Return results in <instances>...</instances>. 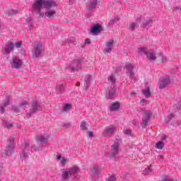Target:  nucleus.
I'll return each instance as SVG.
<instances>
[{"mask_svg": "<svg viewBox=\"0 0 181 181\" xmlns=\"http://www.w3.org/2000/svg\"><path fill=\"white\" fill-rule=\"evenodd\" d=\"M108 81L112 83V86H113V88L115 87V76L114 75H110L108 77Z\"/></svg>", "mask_w": 181, "mask_h": 181, "instance_id": "32", "label": "nucleus"}, {"mask_svg": "<svg viewBox=\"0 0 181 181\" xmlns=\"http://www.w3.org/2000/svg\"><path fill=\"white\" fill-rule=\"evenodd\" d=\"M71 71H78L81 69V59H75L69 65Z\"/></svg>", "mask_w": 181, "mask_h": 181, "instance_id": "13", "label": "nucleus"}, {"mask_svg": "<svg viewBox=\"0 0 181 181\" xmlns=\"http://www.w3.org/2000/svg\"><path fill=\"white\" fill-rule=\"evenodd\" d=\"M49 136L47 134H40L37 136V144H47L49 140Z\"/></svg>", "mask_w": 181, "mask_h": 181, "instance_id": "19", "label": "nucleus"}, {"mask_svg": "<svg viewBox=\"0 0 181 181\" xmlns=\"http://www.w3.org/2000/svg\"><path fill=\"white\" fill-rule=\"evenodd\" d=\"M15 152V139L12 136H10L7 140L6 144L5 154L6 156H11L12 153Z\"/></svg>", "mask_w": 181, "mask_h": 181, "instance_id": "6", "label": "nucleus"}, {"mask_svg": "<svg viewBox=\"0 0 181 181\" xmlns=\"http://www.w3.org/2000/svg\"><path fill=\"white\" fill-rule=\"evenodd\" d=\"M12 69H21L23 62L18 58H13L10 59Z\"/></svg>", "mask_w": 181, "mask_h": 181, "instance_id": "16", "label": "nucleus"}, {"mask_svg": "<svg viewBox=\"0 0 181 181\" xmlns=\"http://www.w3.org/2000/svg\"><path fill=\"white\" fill-rule=\"evenodd\" d=\"M66 90V83H58L55 88L56 94L62 95Z\"/></svg>", "mask_w": 181, "mask_h": 181, "instance_id": "18", "label": "nucleus"}, {"mask_svg": "<svg viewBox=\"0 0 181 181\" xmlns=\"http://www.w3.org/2000/svg\"><path fill=\"white\" fill-rule=\"evenodd\" d=\"M6 127L8 128V129H11V128L13 127V124L11 123H6Z\"/></svg>", "mask_w": 181, "mask_h": 181, "instance_id": "45", "label": "nucleus"}, {"mask_svg": "<svg viewBox=\"0 0 181 181\" xmlns=\"http://www.w3.org/2000/svg\"><path fill=\"white\" fill-rule=\"evenodd\" d=\"M4 13L8 16H12L13 15H16V13H18V9L7 8L4 10Z\"/></svg>", "mask_w": 181, "mask_h": 181, "instance_id": "23", "label": "nucleus"}, {"mask_svg": "<svg viewBox=\"0 0 181 181\" xmlns=\"http://www.w3.org/2000/svg\"><path fill=\"white\" fill-rule=\"evenodd\" d=\"M141 103H146V100H145V99H141Z\"/></svg>", "mask_w": 181, "mask_h": 181, "instance_id": "54", "label": "nucleus"}, {"mask_svg": "<svg viewBox=\"0 0 181 181\" xmlns=\"http://www.w3.org/2000/svg\"><path fill=\"white\" fill-rule=\"evenodd\" d=\"M151 171L152 168H151V166H148L144 170V175H148Z\"/></svg>", "mask_w": 181, "mask_h": 181, "instance_id": "39", "label": "nucleus"}, {"mask_svg": "<svg viewBox=\"0 0 181 181\" xmlns=\"http://www.w3.org/2000/svg\"><path fill=\"white\" fill-rule=\"evenodd\" d=\"M166 62H168V59L166 58V57H163L162 63H166Z\"/></svg>", "mask_w": 181, "mask_h": 181, "instance_id": "47", "label": "nucleus"}, {"mask_svg": "<svg viewBox=\"0 0 181 181\" xmlns=\"http://www.w3.org/2000/svg\"><path fill=\"white\" fill-rule=\"evenodd\" d=\"M91 171L95 176H97V175H100V168H98V166L94 165Z\"/></svg>", "mask_w": 181, "mask_h": 181, "instance_id": "30", "label": "nucleus"}, {"mask_svg": "<svg viewBox=\"0 0 181 181\" xmlns=\"http://www.w3.org/2000/svg\"><path fill=\"white\" fill-rule=\"evenodd\" d=\"M151 117H152V112L151 110H144L142 118L143 126H141V128H146Z\"/></svg>", "mask_w": 181, "mask_h": 181, "instance_id": "10", "label": "nucleus"}, {"mask_svg": "<svg viewBox=\"0 0 181 181\" xmlns=\"http://www.w3.org/2000/svg\"><path fill=\"white\" fill-rule=\"evenodd\" d=\"M66 162H67V158L63 157L62 160H61L62 165H66Z\"/></svg>", "mask_w": 181, "mask_h": 181, "instance_id": "44", "label": "nucleus"}, {"mask_svg": "<svg viewBox=\"0 0 181 181\" xmlns=\"http://www.w3.org/2000/svg\"><path fill=\"white\" fill-rule=\"evenodd\" d=\"M173 117H174L173 114H170V115H168L169 121H170L173 118Z\"/></svg>", "mask_w": 181, "mask_h": 181, "instance_id": "49", "label": "nucleus"}, {"mask_svg": "<svg viewBox=\"0 0 181 181\" xmlns=\"http://www.w3.org/2000/svg\"><path fill=\"white\" fill-rule=\"evenodd\" d=\"M117 131V126L110 125L105 128L103 131V136H112L113 134H115Z\"/></svg>", "mask_w": 181, "mask_h": 181, "instance_id": "11", "label": "nucleus"}, {"mask_svg": "<svg viewBox=\"0 0 181 181\" xmlns=\"http://www.w3.org/2000/svg\"><path fill=\"white\" fill-rule=\"evenodd\" d=\"M57 160H60V159H62V155L57 156Z\"/></svg>", "mask_w": 181, "mask_h": 181, "instance_id": "50", "label": "nucleus"}, {"mask_svg": "<svg viewBox=\"0 0 181 181\" xmlns=\"http://www.w3.org/2000/svg\"><path fill=\"white\" fill-rule=\"evenodd\" d=\"M141 21H142V16L137 18L136 19V23H130L129 29H130L132 32H134V30H135V28H139V25H138V23H141Z\"/></svg>", "mask_w": 181, "mask_h": 181, "instance_id": "20", "label": "nucleus"}, {"mask_svg": "<svg viewBox=\"0 0 181 181\" xmlns=\"http://www.w3.org/2000/svg\"><path fill=\"white\" fill-rule=\"evenodd\" d=\"M29 28H30H30H32V25H29Z\"/></svg>", "mask_w": 181, "mask_h": 181, "instance_id": "56", "label": "nucleus"}, {"mask_svg": "<svg viewBox=\"0 0 181 181\" xmlns=\"http://www.w3.org/2000/svg\"><path fill=\"white\" fill-rule=\"evenodd\" d=\"M170 83V77L169 75L161 76L158 80V87L160 90H163Z\"/></svg>", "mask_w": 181, "mask_h": 181, "instance_id": "9", "label": "nucleus"}, {"mask_svg": "<svg viewBox=\"0 0 181 181\" xmlns=\"http://www.w3.org/2000/svg\"><path fill=\"white\" fill-rule=\"evenodd\" d=\"M85 83L86 88H88L91 84V76L88 75L85 78Z\"/></svg>", "mask_w": 181, "mask_h": 181, "instance_id": "27", "label": "nucleus"}, {"mask_svg": "<svg viewBox=\"0 0 181 181\" xmlns=\"http://www.w3.org/2000/svg\"><path fill=\"white\" fill-rule=\"evenodd\" d=\"M9 98H6V100L4 102V103H3L1 107H0V111L1 112H2V114H4V112H5V107H8V105H9Z\"/></svg>", "mask_w": 181, "mask_h": 181, "instance_id": "25", "label": "nucleus"}, {"mask_svg": "<svg viewBox=\"0 0 181 181\" xmlns=\"http://www.w3.org/2000/svg\"><path fill=\"white\" fill-rule=\"evenodd\" d=\"M98 4V0H88L86 2V9L88 12L86 16H93V13H94L95 9H97Z\"/></svg>", "mask_w": 181, "mask_h": 181, "instance_id": "5", "label": "nucleus"}, {"mask_svg": "<svg viewBox=\"0 0 181 181\" xmlns=\"http://www.w3.org/2000/svg\"><path fill=\"white\" fill-rule=\"evenodd\" d=\"M28 104V102L27 100H23L19 103L18 107L19 108H23V107H26Z\"/></svg>", "mask_w": 181, "mask_h": 181, "instance_id": "35", "label": "nucleus"}, {"mask_svg": "<svg viewBox=\"0 0 181 181\" xmlns=\"http://www.w3.org/2000/svg\"><path fill=\"white\" fill-rule=\"evenodd\" d=\"M80 82H76V87H80Z\"/></svg>", "mask_w": 181, "mask_h": 181, "instance_id": "51", "label": "nucleus"}, {"mask_svg": "<svg viewBox=\"0 0 181 181\" xmlns=\"http://www.w3.org/2000/svg\"><path fill=\"white\" fill-rule=\"evenodd\" d=\"M19 106H13L12 110L14 111V112H19Z\"/></svg>", "mask_w": 181, "mask_h": 181, "instance_id": "41", "label": "nucleus"}, {"mask_svg": "<svg viewBox=\"0 0 181 181\" xmlns=\"http://www.w3.org/2000/svg\"><path fill=\"white\" fill-rule=\"evenodd\" d=\"M15 46L17 48L22 47V42L19 41L16 42Z\"/></svg>", "mask_w": 181, "mask_h": 181, "instance_id": "42", "label": "nucleus"}, {"mask_svg": "<svg viewBox=\"0 0 181 181\" xmlns=\"http://www.w3.org/2000/svg\"><path fill=\"white\" fill-rule=\"evenodd\" d=\"M85 43H87L88 45H91V42L90 41V39H88V38L85 40Z\"/></svg>", "mask_w": 181, "mask_h": 181, "instance_id": "48", "label": "nucleus"}, {"mask_svg": "<svg viewBox=\"0 0 181 181\" xmlns=\"http://www.w3.org/2000/svg\"><path fill=\"white\" fill-rule=\"evenodd\" d=\"M26 22H30V19L27 18Z\"/></svg>", "mask_w": 181, "mask_h": 181, "instance_id": "55", "label": "nucleus"}, {"mask_svg": "<svg viewBox=\"0 0 181 181\" xmlns=\"http://www.w3.org/2000/svg\"><path fill=\"white\" fill-rule=\"evenodd\" d=\"M115 95V90H114L113 88L110 89L109 90V97L110 98H114Z\"/></svg>", "mask_w": 181, "mask_h": 181, "instance_id": "38", "label": "nucleus"}, {"mask_svg": "<svg viewBox=\"0 0 181 181\" xmlns=\"http://www.w3.org/2000/svg\"><path fill=\"white\" fill-rule=\"evenodd\" d=\"M43 6H45V9H52V7L57 6V4L54 0H35L33 5V9L40 16H44L45 13H42Z\"/></svg>", "mask_w": 181, "mask_h": 181, "instance_id": "1", "label": "nucleus"}, {"mask_svg": "<svg viewBox=\"0 0 181 181\" xmlns=\"http://www.w3.org/2000/svg\"><path fill=\"white\" fill-rule=\"evenodd\" d=\"M166 140V136H163L161 139V141H165Z\"/></svg>", "mask_w": 181, "mask_h": 181, "instance_id": "52", "label": "nucleus"}, {"mask_svg": "<svg viewBox=\"0 0 181 181\" xmlns=\"http://www.w3.org/2000/svg\"><path fill=\"white\" fill-rule=\"evenodd\" d=\"M80 173V168L77 165H74L71 168H69V170H65L62 173V177L64 180H69V177L71 179H76V175Z\"/></svg>", "mask_w": 181, "mask_h": 181, "instance_id": "3", "label": "nucleus"}, {"mask_svg": "<svg viewBox=\"0 0 181 181\" xmlns=\"http://www.w3.org/2000/svg\"><path fill=\"white\" fill-rule=\"evenodd\" d=\"M142 93L145 97H151V88L147 87L146 89L142 90Z\"/></svg>", "mask_w": 181, "mask_h": 181, "instance_id": "29", "label": "nucleus"}, {"mask_svg": "<svg viewBox=\"0 0 181 181\" xmlns=\"http://www.w3.org/2000/svg\"><path fill=\"white\" fill-rule=\"evenodd\" d=\"M31 152H33V146H30V143L29 141H25L24 144L21 146V152L20 153L21 159L22 160H26L29 159V155Z\"/></svg>", "mask_w": 181, "mask_h": 181, "instance_id": "2", "label": "nucleus"}, {"mask_svg": "<svg viewBox=\"0 0 181 181\" xmlns=\"http://www.w3.org/2000/svg\"><path fill=\"white\" fill-rule=\"evenodd\" d=\"M70 108H71V104L66 103L63 107V111H64L65 112H67L69 111V110H70Z\"/></svg>", "mask_w": 181, "mask_h": 181, "instance_id": "34", "label": "nucleus"}, {"mask_svg": "<svg viewBox=\"0 0 181 181\" xmlns=\"http://www.w3.org/2000/svg\"><path fill=\"white\" fill-rule=\"evenodd\" d=\"M80 127L81 131H88V128H87V123L84 120L81 122Z\"/></svg>", "mask_w": 181, "mask_h": 181, "instance_id": "31", "label": "nucleus"}, {"mask_svg": "<svg viewBox=\"0 0 181 181\" xmlns=\"http://www.w3.org/2000/svg\"><path fill=\"white\" fill-rule=\"evenodd\" d=\"M31 107L32 109H30V112L27 114L29 117H30L33 114H36L38 111H42V110H43V107H42V105H40V103L37 100H33L31 102Z\"/></svg>", "mask_w": 181, "mask_h": 181, "instance_id": "8", "label": "nucleus"}, {"mask_svg": "<svg viewBox=\"0 0 181 181\" xmlns=\"http://www.w3.org/2000/svg\"><path fill=\"white\" fill-rule=\"evenodd\" d=\"M56 15V11H51L50 9H47L45 11V16H47V18H53Z\"/></svg>", "mask_w": 181, "mask_h": 181, "instance_id": "26", "label": "nucleus"}, {"mask_svg": "<svg viewBox=\"0 0 181 181\" xmlns=\"http://www.w3.org/2000/svg\"><path fill=\"white\" fill-rule=\"evenodd\" d=\"M138 52L139 53L142 52L149 62H156V54L153 51H148L146 47H139Z\"/></svg>", "mask_w": 181, "mask_h": 181, "instance_id": "7", "label": "nucleus"}, {"mask_svg": "<svg viewBox=\"0 0 181 181\" xmlns=\"http://www.w3.org/2000/svg\"><path fill=\"white\" fill-rule=\"evenodd\" d=\"M126 70H128L129 73V78L130 80H133L134 76H135V74L134 73V69H135V66L134 65L129 64L125 66Z\"/></svg>", "mask_w": 181, "mask_h": 181, "instance_id": "21", "label": "nucleus"}, {"mask_svg": "<svg viewBox=\"0 0 181 181\" xmlns=\"http://www.w3.org/2000/svg\"><path fill=\"white\" fill-rule=\"evenodd\" d=\"M103 30H104V28H103V25L99 23L93 24L90 28V33H92V35H98V33H101Z\"/></svg>", "mask_w": 181, "mask_h": 181, "instance_id": "14", "label": "nucleus"}, {"mask_svg": "<svg viewBox=\"0 0 181 181\" xmlns=\"http://www.w3.org/2000/svg\"><path fill=\"white\" fill-rule=\"evenodd\" d=\"M64 128H66V129H69V127H71V122H69L67 124L64 123Z\"/></svg>", "mask_w": 181, "mask_h": 181, "instance_id": "43", "label": "nucleus"}, {"mask_svg": "<svg viewBox=\"0 0 181 181\" xmlns=\"http://www.w3.org/2000/svg\"><path fill=\"white\" fill-rule=\"evenodd\" d=\"M156 147L157 148V149H163V148L165 147V144H163V141H158L156 144Z\"/></svg>", "mask_w": 181, "mask_h": 181, "instance_id": "33", "label": "nucleus"}, {"mask_svg": "<svg viewBox=\"0 0 181 181\" xmlns=\"http://www.w3.org/2000/svg\"><path fill=\"white\" fill-rule=\"evenodd\" d=\"M119 107H121V105L118 102H115L112 103L110 110V111H117L119 110Z\"/></svg>", "mask_w": 181, "mask_h": 181, "instance_id": "24", "label": "nucleus"}, {"mask_svg": "<svg viewBox=\"0 0 181 181\" xmlns=\"http://www.w3.org/2000/svg\"><path fill=\"white\" fill-rule=\"evenodd\" d=\"M88 134L90 138H93V136H94V133L93 132H88Z\"/></svg>", "mask_w": 181, "mask_h": 181, "instance_id": "46", "label": "nucleus"}, {"mask_svg": "<svg viewBox=\"0 0 181 181\" xmlns=\"http://www.w3.org/2000/svg\"><path fill=\"white\" fill-rule=\"evenodd\" d=\"M45 49H43V45L42 43L36 41L33 45V48L32 49L33 53V59H39L42 54H43Z\"/></svg>", "mask_w": 181, "mask_h": 181, "instance_id": "4", "label": "nucleus"}, {"mask_svg": "<svg viewBox=\"0 0 181 181\" xmlns=\"http://www.w3.org/2000/svg\"><path fill=\"white\" fill-rule=\"evenodd\" d=\"M105 46L106 48L103 50V53H105V54H107V53H111L114 46V40L111 39L105 42Z\"/></svg>", "mask_w": 181, "mask_h": 181, "instance_id": "15", "label": "nucleus"}, {"mask_svg": "<svg viewBox=\"0 0 181 181\" xmlns=\"http://www.w3.org/2000/svg\"><path fill=\"white\" fill-rule=\"evenodd\" d=\"M124 135H128L129 136H132V132L129 129H124Z\"/></svg>", "mask_w": 181, "mask_h": 181, "instance_id": "37", "label": "nucleus"}, {"mask_svg": "<svg viewBox=\"0 0 181 181\" xmlns=\"http://www.w3.org/2000/svg\"><path fill=\"white\" fill-rule=\"evenodd\" d=\"M152 23V19H150L148 17H147L142 21L140 28H141L142 29H145V28H149V26H151Z\"/></svg>", "mask_w": 181, "mask_h": 181, "instance_id": "22", "label": "nucleus"}, {"mask_svg": "<svg viewBox=\"0 0 181 181\" xmlns=\"http://www.w3.org/2000/svg\"><path fill=\"white\" fill-rule=\"evenodd\" d=\"M135 94H136L135 92H132L130 95L131 97H133L134 95H135Z\"/></svg>", "mask_w": 181, "mask_h": 181, "instance_id": "53", "label": "nucleus"}, {"mask_svg": "<svg viewBox=\"0 0 181 181\" xmlns=\"http://www.w3.org/2000/svg\"><path fill=\"white\" fill-rule=\"evenodd\" d=\"M13 49H15V44L12 42V41H10L6 44V46L4 48V50L6 54H9V53L13 51Z\"/></svg>", "mask_w": 181, "mask_h": 181, "instance_id": "17", "label": "nucleus"}, {"mask_svg": "<svg viewBox=\"0 0 181 181\" xmlns=\"http://www.w3.org/2000/svg\"><path fill=\"white\" fill-rule=\"evenodd\" d=\"M34 151H36V148H34Z\"/></svg>", "mask_w": 181, "mask_h": 181, "instance_id": "57", "label": "nucleus"}, {"mask_svg": "<svg viewBox=\"0 0 181 181\" xmlns=\"http://www.w3.org/2000/svg\"><path fill=\"white\" fill-rule=\"evenodd\" d=\"M68 43L69 45H72V46H76V45H77V40L75 37H71L69 38Z\"/></svg>", "mask_w": 181, "mask_h": 181, "instance_id": "28", "label": "nucleus"}, {"mask_svg": "<svg viewBox=\"0 0 181 181\" xmlns=\"http://www.w3.org/2000/svg\"><path fill=\"white\" fill-rule=\"evenodd\" d=\"M119 21V17H115L109 22V25H114L115 22H118Z\"/></svg>", "mask_w": 181, "mask_h": 181, "instance_id": "36", "label": "nucleus"}, {"mask_svg": "<svg viewBox=\"0 0 181 181\" xmlns=\"http://www.w3.org/2000/svg\"><path fill=\"white\" fill-rule=\"evenodd\" d=\"M119 152V144L118 142H115L112 145L111 151L109 154L110 158H117Z\"/></svg>", "mask_w": 181, "mask_h": 181, "instance_id": "12", "label": "nucleus"}, {"mask_svg": "<svg viewBox=\"0 0 181 181\" xmlns=\"http://www.w3.org/2000/svg\"><path fill=\"white\" fill-rule=\"evenodd\" d=\"M117 179L115 178V175L112 174L109 178L106 179V181H115Z\"/></svg>", "mask_w": 181, "mask_h": 181, "instance_id": "40", "label": "nucleus"}]
</instances>
